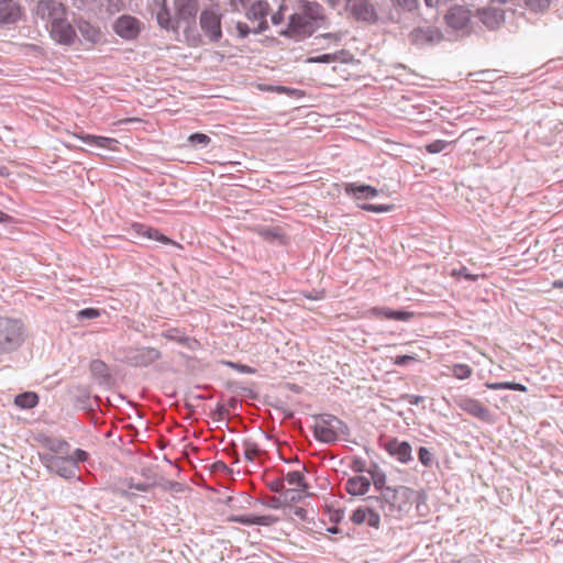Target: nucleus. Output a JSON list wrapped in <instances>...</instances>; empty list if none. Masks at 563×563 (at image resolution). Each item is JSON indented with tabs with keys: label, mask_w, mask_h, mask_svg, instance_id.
I'll use <instances>...</instances> for the list:
<instances>
[{
	"label": "nucleus",
	"mask_w": 563,
	"mask_h": 563,
	"mask_svg": "<svg viewBox=\"0 0 563 563\" xmlns=\"http://www.w3.org/2000/svg\"><path fill=\"white\" fill-rule=\"evenodd\" d=\"M200 13L199 0H173V9L167 0H163L156 11V21L161 29L167 32H178L184 25V36L191 47L202 44V34L197 27V16Z\"/></svg>",
	"instance_id": "1"
},
{
	"label": "nucleus",
	"mask_w": 563,
	"mask_h": 563,
	"mask_svg": "<svg viewBox=\"0 0 563 563\" xmlns=\"http://www.w3.org/2000/svg\"><path fill=\"white\" fill-rule=\"evenodd\" d=\"M25 339L26 329L21 319L0 316V356L19 351Z\"/></svg>",
	"instance_id": "2"
},
{
	"label": "nucleus",
	"mask_w": 563,
	"mask_h": 563,
	"mask_svg": "<svg viewBox=\"0 0 563 563\" xmlns=\"http://www.w3.org/2000/svg\"><path fill=\"white\" fill-rule=\"evenodd\" d=\"M314 419L318 422L312 427V432L318 442L333 444L340 437L346 438L351 434L350 427L334 415L319 413Z\"/></svg>",
	"instance_id": "3"
},
{
	"label": "nucleus",
	"mask_w": 563,
	"mask_h": 563,
	"mask_svg": "<svg viewBox=\"0 0 563 563\" xmlns=\"http://www.w3.org/2000/svg\"><path fill=\"white\" fill-rule=\"evenodd\" d=\"M199 27L210 43H218L223 37V14L218 3L206 5L199 13Z\"/></svg>",
	"instance_id": "4"
},
{
	"label": "nucleus",
	"mask_w": 563,
	"mask_h": 563,
	"mask_svg": "<svg viewBox=\"0 0 563 563\" xmlns=\"http://www.w3.org/2000/svg\"><path fill=\"white\" fill-rule=\"evenodd\" d=\"M416 494V490L402 485L385 488V492L382 493V499L385 500L386 516L409 511L411 499Z\"/></svg>",
	"instance_id": "5"
},
{
	"label": "nucleus",
	"mask_w": 563,
	"mask_h": 563,
	"mask_svg": "<svg viewBox=\"0 0 563 563\" xmlns=\"http://www.w3.org/2000/svg\"><path fill=\"white\" fill-rule=\"evenodd\" d=\"M38 459L48 473L57 475L66 481L80 479L79 466L66 455H53L51 453H38Z\"/></svg>",
	"instance_id": "6"
},
{
	"label": "nucleus",
	"mask_w": 563,
	"mask_h": 563,
	"mask_svg": "<svg viewBox=\"0 0 563 563\" xmlns=\"http://www.w3.org/2000/svg\"><path fill=\"white\" fill-rule=\"evenodd\" d=\"M345 10L357 22L376 24L379 21L377 9L371 0H345Z\"/></svg>",
	"instance_id": "7"
},
{
	"label": "nucleus",
	"mask_w": 563,
	"mask_h": 563,
	"mask_svg": "<svg viewBox=\"0 0 563 563\" xmlns=\"http://www.w3.org/2000/svg\"><path fill=\"white\" fill-rule=\"evenodd\" d=\"M161 356V352L155 347H129L124 352L123 362L133 367H146L159 360Z\"/></svg>",
	"instance_id": "8"
},
{
	"label": "nucleus",
	"mask_w": 563,
	"mask_h": 563,
	"mask_svg": "<svg viewBox=\"0 0 563 563\" xmlns=\"http://www.w3.org/2000/svg\"><path fill=\"white\" fill-rule=\"evenodd\" d=\"M379 446L401 464L413 461L412 448L408 441H400L395 437L379 439Z\"/></svg>",
	"instance_id": "9"
},
{
	"label": "nucleus",
	"mask_w": 563,
	"mask_h": 563,
	"mask_svg": "<svg viewBox=\"0 0 563 563\" xmlns=\"http://www.w3.org/2000/svg\"><path fill=\"white\" fill-rule=\"evenodd\" d=\"M309 24L310 23L306 22L299 12L292 13L288 18L286 27L282 29L278 34L283 37L301 41L310 37L314 33Z\"/></svg>",
	"instance_id": "10"
},
{
	"label": "nucleus",
	"mask_w": 563,
	"mask_h": 563,
	"mask_svg": "<svg viewBox=\"0 0 563 563\" xmlns=\"http://www.w3.org/2000/svg\"><path fill=\"white\" fill-rule=\"evenodd\" d=\"M51 38L58 45L73 46L78 40L75 26L66 19H56L49 30Z\"/></svg>",
	"instance_id": "11"
},
{
	"label": "nucleus",
	"mask_w": 563,
	"mask_h": 563,
	"mask_svg": "<svg viewBox=\"0 0 563 563\" xmlns=\"http://www.w3.org/2000/svg\"><path fill=\"white\" fill-rule=\"evenodd\" d=\"M113 32L125 41L136 40L141 33V22L130 14L120 15L112 25Z\"/></svg>",
	"instance_id": "12"
},
{
	"label": "nucleus",
	"mask_w": 563,
	"mask_h": 563,
	"mask_svg": "<svg viewBox=\"0 0 563 563\" xmlns=\"http://www.w3.org/2000/svg\"><path fill=\"white\" fill-rule=\"evenodd\" d=\"M454 404L464 412L484 422L492 421L490 410L479 400L470 396L461 395L454 398Z\"/></svg>",
	"instance_id": "13"
},
{
	"label": "nucleus",
	"mask_w": 563,
	"mask_h": 563,
	"mask_svg": "<svg viewBox=\"0 0 563 563\" xmlns=\"http://www.w3.org/2000/svg\"><path fill=\"white\" fill-rule=\"evenodd\" d=\"M408 38L412 45L423 47L441 42L443 34L435 26H417L409 33Z\"/></svg>",
	"instance_id": "14"
},
{
	"label": "nucleus",
	"mask_w": 563,
	"mask_h": 563,
	"mask_svg": "<svg viewBox=\"0 0 563 563\" xmlns=\"http://www.w3.org/2000/svg\"><path fill=\"white\" fill-rule=\"evenodd\" d=\"M74 406L84 410L88 416L95 415L96 410L101 409V398L98 395L91 397L89 387L79 385L75 388Z\"/></svg>",
	"instance_id": "15"
},
{
	"label": "nucleus",
	"mask_w": 563,
	"mask_h": 563,
	"mask_svg": "<svg viewBox=\"0 0 563 563\" xmlns=\"http://www.w3.org/2000/svg\"><path fill=\"white\" fill-rule=\"evenodd\" d=\"M471 20L472 13L464 5H453L444 15L446 25L454 31L467 30L471 25Z\"/></svg>",
	"instance_id": "16"
},
{
	"label": "nucleus",
	"mask_w": 563,
	"mask_h": 563,
	"mask_svg": "<svg viewBox=\"0 0 563 563\" xmlns=\"http://www.w3.org/2000/svg\"><path fill=\"white\" fill-rule=\"evenodd\" d=\"M35 14L52 24L56 19L65 16L66 7L56 0H38L35 5Z\"/></svg>",
	"instance_id": "17"
},
{
	"label": "nucleus",
	"mask_w": 563,
	"mask_h": 563,
	"mask_svg": "<svg viewBox=\"0 0 563 563\" xmlns=\"http://www.w3.org/2000/svg\"><path fill=\"white\" fill-rule=\"evenodd\" d=\"M89 372L96 384L102 388L110 389L115 384L110 367L100 358H95L89 363Z\"/></svg>",
	"instance_id": "18"
},
{
	"label": "nucleus",
	"mask_w": 563,
	"mask_h": 563,
	"mask_svg": "<svg viewBox=\"0 0 563 563\" xmlns=\"http://www.w3.org/2000/svg\"><path fill=\"white\" fill-rule=\"evenodd\" d=\"M23 15L22 5L15 0H0V27L15 25Z\"/></svg>",
	"instance_id": "19"
},
{
	"label": "nucleus",
	"mask_w": 563,
	"mask_h": 563,
	"mask_svg": "<svg viewBox=\"0 0 563 563\" xmlns=\"http://www.w3.org/2000/svg\"><path fill=\"white\" fill-rule=\"evenodd\" d=\"M300 14L309 22L310 27L316 32L320 23L325 20L323 7L314 1L300 0Z\"/></svg>",
	"instance_id": "20"
},
{
	"label": "nucleus",
	"mask_w": 563,
	"mask_h": 563,
	"mask_svg": "<svg viewBox=\"0 0 563 563\" xmlns=\"http://www.w3.org/2000/svg\"><path fill=\"white\" fill-rule=\"evenodd\" d=\"M350 519L354 525H362L366 522L367 526L375 529L380 527V516L378 511L375 510L374 506L357 507L353 510Z\"/></svg>",
	"instance_id": "21"
},
{
	"label": "nucleus",
	"mask_w": 563,
	"mask_h": 563,
	"mask_svg": "<svg viewBox=\"0 0 563 563\" xmlns=\"http://www.w3.org/2000/svg\"><path fill=\"white\" fill-rule=\"evenodd\" d=\"M344 192L354 200H369L379 195V190L363 183H347L344 186Z\"/></svg>",
	"instance_id": "22"
},
{
	"label": "nucleus",
	"mask_w": 563,
	"mask_h": 563,
	"mask_svg": "<svg viewBox=\"0 0 563 563\" xmlns=\"http://www.w3.org/2000/svg\"><path fill=\"white\" fill-rule=\"evenodd\" d=\"M35 440L45 449L48 450L47 453L53 455H66L70 451V444L68 441L62 438H54L47 434H38Z\"/></svg>",
	"instance_id": "23"
},
{
	"label": "nucleus",
	"mask_w": 563,
	"mask_h": 563,
	"mask_svg": "<svg viewBox=\"0 0 563 563\" xmlns=\"http://www.w3.org/2000/svg\"><path fill=\"white\" fill-rule=\"evenodd\" d=\"M368 314L376 319L408 321L413 316L412 312L404 309H391L388 307H373L368 310Z\"/></svg>",
	"instance_id": "24"
},
{
	"label": "nucleus",
	"mask_w": 563,
	"mask_h": 563,
	"mask_svg": "<svg viewBox=\"0 0 563 563\" xmlns=\"http://www.w3.org/2000/svg\"><path fill=\"white\" fill-rule=\"evenodd\" d=\"M481 22L489 30H497L505 22V12L498 8H484L477 11Z\"/></svg>",
	"instance_id": "25"
},
{
	"label": "nucleus",
	"mask_w": 563,
	"mask_h": 563,
	"mask_svg": "<svg viewBox=\"0 0 563 563\" xmlns=\"http://www.w3.org/2000/svg\"><path fill=\"white\" fill-rule=\"evenodd\" d=\"M131 230L137 235L142 238H146L148 240L158 241L163 244H176L170 238L163 234L157 229L146 225L144 223L134 222L131 225Z\"/></svg>",
	"instance_id": "26"
},
{
	"label": "nucleus",
	"mask_w": 563,
	"mask_h": 563,
	"mask_svg": "<svg viewBox=\"0 0 563 563\" xmlns=\"http://www.w3.org/2000/svg\"><path fill=\"white\" fill-rule=\"evenodd\" d=\"M372 482L363 475L350 477L345 483V490L351 496H363L371 488Z\"/></svg>",
	"instance_id": "27"
},
{
	"label": "nucleus",
	"mask_w": 563,
	"mask_h": 563,
	"mask_svg": "<svg viewBox=\"0 0 563 563\" xmlns=\"http://www.w3.org/2000/svg\"><path fill=\"white\" fill-rule=\"evenodd\" d=\"M76 137L82 141L85 144H88L90 146H96L100 148H113V145L118 143L115 139L108 137V136H101V135H92L88 133H79L76 134Z\"/></svg>",
	"instance_id": "28"
},
{
	"label": "nucleus",
	"mask_w": 563,
	"mask_h": 563,
	"mask_svg": "<svg viewBox=\"0 0 563 563\" xmlns=\"http://www.w3.org/2000/svg\"><path fill=\"white\" fill-rule=\"evenodd\" d=\"M76 26L81 36L90 44H97L101 40V31L98 26L92 25L90 22L79 19Z\"/></svg>",
	"instance_id": "29"
},
{
	"label": "nucleus",
	"mask_w": 563,
	"mask_h": 563,
	"mask_svg": "<svg viewBox=\"0 0 563 563\" xmlns=\"http://www.w3.org/2000/svg\"><path fill=\"white\" fill-rule=\"evenodd\" d=\"M268 13H269L268 2L265 0H256L250 5V8L246 12V18L250 21H257V20L265 19L268 15Z\"/></svg>",
	"instance_id": "30"
},
{
	"label": "nucleus",
	"mask_w": 563,
	"mask_h": 563,
	"mask_svg": "<svg viewBox=\"0 0 563 563\" xmlns=\"http://www.w3.org/2000/svg\"><path fill=\"white\" fill-rule=\"evenodd\" d=\"M40 402V397L35 391H23L14 397L13 404L21 409H33Z\"/></svg>",
	"instance_id": "31"
},
{
	"label": "nucleus",
	"mask_w": 563,
	"mask_h": 563,
	"mask_svg": "<svg viewBox=\"0 0 563 563\" xmlns=\"http://www.w3.org/2000/svg\"><path fill=\"white\" fill-rule=\"evenodd\" d=\"M368 474L371 475V478L373 481V486L376 492L383 493V492H385V488L390 487V486L386 485V474L378 466L377 463H372V465L368 467Z\"/></svg>",
	"instance_id": "32"
},
{
	"label": "nucleus",
	"mask_w": 563,
	"mask_h": 563,
	"mask_svg": "<svg viewBox=\"0 0 563 563\" xmlns=\"http://www.w3.org/2000/svg\"><path fill=\"white\" fill-rule=\"evenodd\" d=\"M284 479L289 485H296L300 492H306L309 488L305 475L300 471H292L287 473Z\"/></svg>",
	"instance_id": "33"
},
{
	"label": "nucleus",
	"mask_w": 563,
	"mask_h": 563,
	"mask_svg": "<svg viewBox=\"0 0 563 563\" xmlns=\"http://www.w3.org/2000/svg\"><path fill=\"white\" fill-rule=\"evenodd\" d=\"M244 457L249 462H254L257 455L262 452L258 444L252 439H244Z\"/></svg>",
	"instance_id": "34"
},
{
	"label": "nucleus",
	"mask_w": 563,
	"mask_h": 563,
	"mask_svg": "<svg viewBox=\"0 0 563 563\" xmlns=\"http://www.w3.org/2000/svg\"><path fill=\"white\" fill-rule=\"evenodd\" d=\"M210 142L211 137L201 132H195L188 136V143L195 148H206Z\"/></svg>",
	"instance_id": "35"
},
{
	"label": "nucleus",
	"mask_w": 563,
	"mask_h": 563,
	"mask_svg": "<svg viewBox=\"0 0 563 563\" xmlns=\"http://www.w3.org/2000/svg\"><path fill=\"white\" fill-rule=\"evenodd\" d=\"M394 7L402 12L416 13L419 10V0H390Z\"/></svg>",
	"instance_id": "36"
},
{
	"label": "nucleus",
	"mask_w": 563,
	"mask_h": 563,
	"mask_svg": "<svg viewBox=\"0 0 563 563\" xmlns=\"http://www.w3.org/2000/svg\"><path fill=\"white\" fill-rule=\"evenodd\" d=\"M338 60H340L342 63H347V58L339 57L338 54H333V53H325V54H321V55L309 58L310 63H318V64H330V63H334Z\"/></svg>",
	"instance_id": "37"
},
{
	"label": "nucleus",
	"mask_w": 563,
	"mask_h": 563,
	"mask_svg": "<svg viewBox=\"0 0 563 563\" xmlns=\"http://www.w3.org/2000/svg\"><path fill=\"white\" fill-rule=\"evenodd\" d=\"M360 209L367 211V212H374V213H386L394 210V205H375V203H367L364 202L362 205H358Z\"/></svg>",
	"instance_id": "38"
},
{
	"label": "nucleus",
	"mask_w": 563,
	"mask_h": 563,
	"mask_svg": "<svg viewBox=\"0 0 563 563\" xmlns=\"http://www.w3.org/2000/svg\"><path fill=\"white\" fill-rule=\"evenodd\" d=\"M473 374V368L467 364H454L452 366V375L457 379H466Z\"/></svg>",
	"instance_id": "39"
},
{
	"label": "nucleus",
	"mask_w": 563,
	"mask_h": 563,
	"mask_svg": "<svg viewBox=\"0 0 563 563\" xmlns=\"http://www.w3.org/2000/svg\"><path fill=\"white\" fill-rule=\"evenodd\" d=\"M551 0H525L526 7L532 12H543L550 7Z\"/></svg>",
	"instance_id": "40"
},
{
	"label": "nucleus",
	"mask_w": 563,
	"mask_h": 563,
	"mask_svg": "<svg viewBox=\"0 0 563 563\" xmlns=\"http://www.w3.org/2000/svg\"><path fill=\"white\" fill-rule=\"evenodd\" d=\"M418 460L424 467H431L433 463V454L426 446H420L417 451Z\"/></svg>",
	"instance_id": "41"
},
{
	"label": "nucleus",
	"mask_w": 563,
	"mask_h": 563,
	"mask_svg": "<svg viewBox=\"0 0 563 563\" xmlns=\"http://www.w3.org/2000/svg\"><path fill=\"white\" fill-rule=\"evenodd\" d=\"M100 314H101L100 309L89 307V308H84V309L79 310L77 312L76 317H77V320L84 321V320L96 319V318L100 317Z\"/></svg>",
	"instance_id": "42"
},
{
	"label": "nucleus",
	"mask_w": 563,
	"mask_h": 563,
	"mask_svg": "<svg viewBox=\"0 0 563 563\" xmlns=\"http://www.w3.org/2000/svg\"><path fill=\"white\" fill-rule=\"evenodd\" d=\"M449 142L444 140H435L424 145L426 151L429 154H438L444 151L449 146Z\"/></svg>",
	"instance_id": "43"
},
{
	"label": "nucleus",
	"mask_w": 563,
	"mask_h": 563,
	"mask_svg": "<svg viewBox=\"0 0 563 563\" xmlns=\"http://www.w3.org/2000/svg\"><path fill=\"white\" fill-rule=\"evenodd\" d=\"M89 453L82 449H75L71 453L68 452V457H70L75 466H79L80 463L87 462L89 460Z\"/></svg>",
	"instance_id": "44"
},
{
	"label": "nucleus",
	"mask_w": 563,
	"mask_h": 563,
	"mask_svg": "<svg viewBox=\"0 0 563 563\" xmlns=\"http://www.w3.org/2000/svg\"><path fill=\"white\" fill-rule=\"evenodd\" d=\"M223 364L233 368L234 371H236L241 374H255L256 373V368H254L250 365H246V364L236 363V362H232V361H225V362H223Z\"/></svg>",
	"instance_id": "45"
},
{
	"label": "nucleus",
	"mask_w": 563,
	"mask_h": 563,
	"mask_svg": "<svg viewBox=\"0 0 563 563\" xmlns=\"http://www.w3.org/2000/svg\"><path fill=\"white\" fill-rule=\"evenodd\" d=\"M364 500L366 501L365 506H374L376 511L380 509L386 515V505L385 500L382 499V493L378 496H368Z\"/></svg>",
	"instance_id": "46"
},
{
	"label": "nucleus",
	"mask_w": 563,
	"mask_h": 563,
	"mask_svg": "<svg viewBox=\"0 0 563 563\" xmlns=\"http://www.w3.org/2000/svg\"><path fill=\"white\" fill-rule=\"evenodd\" d=\"M231 521L241 523L243 526H255L256 525V515L247 514V515H239L233 516Z\"/></svg>",
	"instance_id": "47"
},
{
	"label": "nucleus",
	"mask_w": 563,
	"mask_h": 563,
	"mask_svg": "<svg viewBox=\"0 0 563 563\" xmlns=\"http://www.w3.org/2000/svg\"><path fill=\"white\" fill-rule=\"evenodd\" d=\"M350 467L354 473H357V474H361L364 472L368 473V468L366 467V461L360 456L353 457Z\"/></svg>",
	"instance_id": "48"
},
{
	"label": "nucleus",
	"mask_w": 563,
	"mask_h": 563,
	"mask_svg": "<svg viewBox=\"0 0 563 563\" xmlns=\"http://www.w3.org/2000/svg\"><path fill=\"white\" fill-rule=\"evenodd\" d=\"M418 362L417 355H397L393 358V364L397 366H408L411 363Z\"/></svg>",
	"instance_id": "49"
},
{
	"label": "nucleus",
	"mask_w": 563,
	"mask_h": 563,
	"mask_svg": "<svg viewBox=\"0 0 563 563\" xmlns=\"http://www.w3.org/2000/svg\"><path fill=\"white\" fill-rule=\"evenodd\" d=\"M228 413H229V411H228L227 407L223 404L218 402L216 408L211 412V417L214 421H222L225 419Z\"/></svg>",
	"instance_id": "50"
},
{
	"label": "nucleus",
	"mask_w": 563,
	"mask_h": 563,
	"mask_svg": "<svg viewBox=\"0 0 563 563\" xmlns=\"http://www.w3.org/2000/svg\"><path fill=\"white\" fill-rule=\"evenodd\" d=\"M163 336L169 341L177 342L179 344V339L187 338V335L183 334L179 329L172 328L163 332Z\"/></svg>",
	"instance_id": "51"
},
{
	"label": "nucleus",
	"mask_w": 563,
	"mask_h": 563,
	"mask_svg": "<svg viewBox=\"0 0 563 563\" xmlns=\"http://www.w3.org/2000/svg\"><path fill=\"white\" fill-rule=\"evenodd\" d=\"M285 479L284 478H275L274 481L268 483V489L273 493L279 494L280 496L285 492Z\"/></svg>",
	"instance_id": "52"
},
{
	"label": "nucleus",
	"mask_w": 563,
	"mask_h": 563,
	"mask_svg": "<svg viewBox=\"0 0 563 563\" xmlns=\"http://www.w3.org/2000/svg\"><path fill=\"white\" fill-rule=\"evenodd\" d=\"M278 521V518L272 515H256V526L269 527Z\"/></svg>",
	"instance_id": "53"
},
{
	"label": "nucleus",
	"mask_w": 563,
	"mask_h": 563,
	"mask_svg": "<svg viewBox=\"0 0 563 563\" xmlns=\"http://www.w3.org/2000/svg\"><path fill=\"white\" fill-rule=\"evenodd\" d=\"M268 91H275L278 93H285L287 96L294 97L297 96L300 91L298 89L286 87V86H269L267 88Z\"/></svg>",
	"instance_id": "54"
},
{
	"label": "nucleus",
	"mask_w": 563,
	"mask_h": 563,
	"mask_svg": "<svg viewBox=\"0 0 563 563\" xmlns=\"http://www.w3.org/2000/svg\"><path fill=\"white\" fill-rule=\"evenodd\" d=\"M282 497L286 503H298L301 499L300 494L296 489H285Z\"/></svg>",
	"instance_id": "55"
},
{
	"label": "nucleus",
	"mask_w": 563,
	"mask_h": 563,
	"mask_svg": "<svg viewBox=\"0 0 563 563\" xmlns=\"http://www.w3.org/2000/svg\"><path fill=\"white\" fill-rule=\"evenodd\" d=\"M179 344L186 346L190 351H196L200 347V342L189 336L179 339Z\"/></svg>",
	"instance_id": "56"
},
{
	"label": "nucleus",
	"mask_w": 563,
	"mask_h": 563,
	"mask_svg": "<svg viewBox=\"0 0 563 563\" xmlns=\"http://www.w3.org/2000/svg\"><path fill=\"white\" fill-rule=\"evenodd\" d=\"M235 29L238 32V36L240 38H246L250 35V33H252V29L246 23L241 22V21H239L235 24Z\"/></svg>",
	"instance_id": "57"
},
{
	"label": "nucleus",
	"mask_w": 563,
	"mask_h": 563,
	"mask_svg": "<svg viewBox=\"0 0 563 563\" xmlns=\"http://www.w3.org/2000/svg\"><path fill=\"white\" fill-rule=\"evenodd\" d=\"M262 235L266 240H280L283 238V234L280 233V230L277 229V228L265 229L263 231Z\"/></svg>",
	"instance_id": "58"
},
{
	"label": "nucleus",
	"mask_w": 563,
	"mask_h": 563,
	"mask_svg": "<svg viewBox=\"0 0 563 563\" xmlns=\"http://www.w3.org/2000/svg\"><path fill=\"white\" fill-rule=\"evenodd\" d=\"M262 504L272 509H280L284 505L280 497H271L268 499H263Z\"/></svg>",
	"instance_id": "59"
},
{
	"label": "nucleus",
	"mask_w": 563,
	"mask_h": 563,
	"mask_svg": "<svg viewBox=\"0 0 563 563\" xmlns=\"http://www.w3.org/2000/svg\"><path fill=\"white\" fill-rule=\"evenodd\" d=\"M485 386L488 388V389H493V390H500V389H507V390H511V382H497V383H485Z\"/></svg>",
	"instance_id": "60"
},
{
	"label": "nucleus",
	"mask_w": 563,
	"mask_h": 563,
	"mask_svg": "<svg viewBox=\"0 0 563 563\" xmlns=\"http://www.w3.org/2000/svg\"><path fill=\"white\" fill-rule=\"evenodd\" d=\"M286 9V5L282 4L279 9L274 12L271 16V21L274 25H279L284 21V10Z\"/></svg>",
	"instance_id": "61"
},
{
	"label": "nucleus",
	"mask_w": 563,
	"mask_h": 563,
	"mask_svg": "<svg viewBox=\"0 0 563 563\" xmlns=\"http://www.w3.org/2000/svg\"><path fill=\"white\" fill-rule=\"evenodd\" d=\"M400 399L401 400H407L410 405H419L420 402H422L424 400V397L423 396H419V395H411V394H402L400 396Z\"/></svg>",
	"instance_id": "62"
},
{
	"label": "nucleus",
	"mask_w": 563,
	"mask_h": 563,
	"mask_svg": "<svg viewBox=\"0 0 563 563\" xmlns=\"http://www.w3.org/2000/svg\"><path fill=\"white\" fill-rule=\"evenodd\" d=\"M258 24L256 27L252 30V33L254 34H262L263 32L267 31L269 25L267 19L257 20Z\"/></svg>",
	"instance_id": "63"
},
{
	"label": "nucleus",
	"mask_w": 563,
	"mask_h": 563,
	"mask_svg": "<svg viewBox=\"0 0 563 563\" xmlns=\"http://www.w3.org/2000/svg\"><path fill=\"white\" fill-rule=\"evenodd\" d=\"M459 276L465 278L466 280L475 282L477 280V275H473L466 267H461L457 272Z\"/></svg>",
	"instance_id": "64"
}]
</instances>
